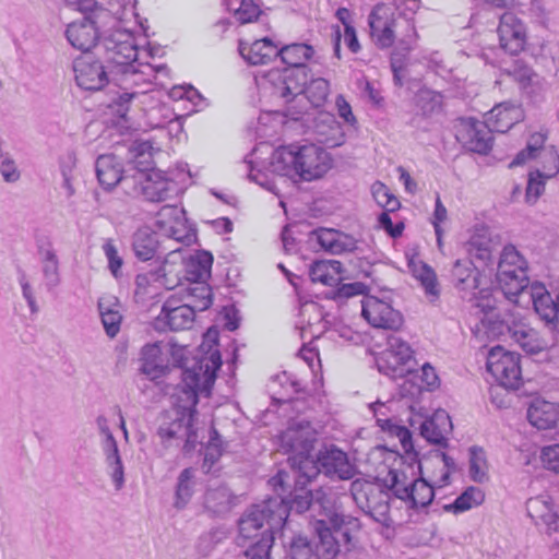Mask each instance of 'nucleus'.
I'll return each mask as SVG.
<instances>
[{
  "instance_id": "f257e3e1",
  "label": "nucleus",
  "mask_w": 559,
  "mask_h": 559,
  "mask_svg": "<svg viewBox=\"0 0 559 559\" xmlns=\"http://www.w3.org/2000/svg\"><path fill=\"white\" fill-rule=\"evenodd\" d=\"M295 492L285 496L287 487H289V475L285 471H278L275 476L269 480V485L273 487L278 501H283L287 506V516L289 511L304 513L309 509L319 510L321 518L313 522V532L320 539L323 551L328 556H336L341 548L350 549L352 534L359 528L357 518L346 515L336 510L332 499L322 490H306L307 484L298 483L300 473L294 469Z\"/></svg>"
},
{
  "instance_id": "f03ea898",
  "label": "nucleus",
  "mask_w": 559,
  "mask_h": 559,
  "mask_svg": "<svg viewBox=\"0 0 559 559\" xmlns=\"http://www.w3.org/2000/svg\"><path fill=\"white\" fill-rule=\"evenodd\" d=\"M221 365V356L215 352L210 357L193 359L191 366H185L178 402L162 414L157 429V436L166 447L179 445L182 442L185 452L194 450L198 443V433L194 428L198 395L211 393Z\"/></svg>"
},
{
  "instance_id": "7ed1b4c3",
  "label": "nucleus",
  "mask_w": 559,
  "mask_h": 559,
  "mask_svg": "<svg viewBox=\"0 0 559 559\" xmlns=\"http://www.w3.org/2000/svg\"><path fill=\"white\" fill-rule=\"evenodd\" d=\"M99 49L102 50L100 58L111 70L115 85L120 88L110 106L117 107L116 111L119 117L124 118L130 102L144 93V91L133 88L139 86L140 82L146 85L150 84L143 79V72L138 70L135 66L138 61L135 39L131 33L118 29L104 38Z\"/></svg>"
},
{
  "instance_id": "20e7f679",
  "label": "nucleus",
  "mask_w": 559,
  "mask_h": 559,
  "mask_svg": "<svg viewBox=\"0 0 559 559\" xmlns=\"http://www.w3.org/2000/svg\"><path fill=\"white\" fill-rule=\"evenodd\" d=\"M155 223L157 229L144 226L132 236V250L140 261H159L168 251V258L174 259L179 248H173L168 243H189L193 237L186 225L185 210L176 205H164L157 213Z\"/></svg>"
},
{
  "instance_id": "39448f33",
  "label": "nucleus",
  "mask_w": 559,
  "mask_h": 559,
  "mask_svg": "<svg viewBox=\"0 0 559 559\" xmlns=\"http://www.w3.org/2000/svg\"><path fill=\"white\" fill-rule=\"evenodd\" d=\"M287 521V506L277 498H269L259 504L248 508L238 520V536L236 543L243 548L248 559L251 548H257L265 537H269L270 547L265 559H271V549L274 543V530L281 528Z\"/></svg>"
},
{
  "instance_id": "423d86ee",
  "label": "nucleus",
  "mask_w": 559,
  "mask_h": 559,
  "mask_svg": "<svg viewBox=\"0 0 559 559\" xmlns=\"http://www.w3.org/2000/svg\"><path fill=\"white\" fill-rule=\"evenodd\" d=\"M271 166L281 176H297L304 181H312L328 173L331 158L322 147L314 144L289 145L273 153Z\"/></svg>"
},
{
  "instance_id": "0eeeda50",
  "label": "nucleus",
  "mask_w": 559,
  "mask_h": 559,
  "mask_svg": "<svg viewBox=\"0 0 559 559\" xmlns=\"http://www.w3.org/2000/svg\"><path fill=\"white\" fill-rule=\"evenodd\" d=\"M213 255L209 251L199 250L188 259L180 257V252L173 259L166 258L158 270L152 273L155 281H159L167 289H173L181 282L180 274L190 283L206 282L211 275Z\"/></svg>"
},
{
  "instance_id": "6e6552de",
  "label": "nucleus",
  "mask_w": 559,
  "mask_h": 559,
  "mask_svg": "<svg viewBox=\"0 0 559 559\" xmlns=\"http://www.w3.org/2000/svg\"><path fill=\"white\" fill-rule=\"evenodd\" d=\"M299 464H301L300 476L297 481L302 484H308L320 473L341 480L352 479L357 473L347 453L335 445L324 447L318 452L316 460L304 457Z\"/></svg>"
},
{
  "instance_id": "1a4fd4ad",
  "label": "nucleus",
  "mask_w": 559,
  "mask_h": 559,
  "mask_svg": "<svg viewBox=\"0 0 559 559\" xmlns=\"http://www.w3.org/2000/svg\"><path fill=\"white\" fill-rule=\"evenodd\" d=\"M496 278L503 295L510 300L528 287L527 262L514 246H506L500 253Z\"/></svg>"
},
{
  "instance_id": "9d476101",
  "label": "nucleus",
  "mask_w": 559,
  "mask_h": 559,
  "mask_svg": "<svg viewBox=\"0 0 559 559\" xmlns=\"http://www.w3.org/2000/svg\"><path fill=\"white\" fill-rule=\"evenodd\" d=\"M350 493L356 504L376 522L385 527L393 525L390 515L391 496L383 486L356 479L350 484Z\"/></svg>"
},
{
  "instance_id": "9b49d317",
  "label": "nucleus",
  "mask_w": 559,
  "mask_h": 559,
  "mask_svg": "<svg viewBox=\"0 0 559 559\" xmlns=\"http://www.w3.org/2000/svg\"><path fill=\"white\" fill-rule=\"evenodd\" d=\"M317 441V431L308 420L299 419L289 424L287 429L281 435V445L287 453H293L288 457V463L293 469L300 472L299 461L310 459V453Z\"/></svg>"
},
{
  "instance_id": "f8f14e48",
  "label": "nucleus",
  "mask_w": 559,
  "mask_h": 559,
  "mask_svg": "<svg viewBox=\"0 0 559 559\" xmlns=\"http://www.w3.org/2000/svg\"><path fill=\"white\" fill-rule=\"evenodd\" d=\"M520 360L521 357L518 353L509 352L498 345L488 352L487 371L500 386L516 390L523 382Z\"/></svg>"
},
{
  "instance_id": "ddd939ff",
  "label": "nucleus",
  "mask_w": 559,
  "mask_h": 559,
  "mask_svg": "<svg viewBox=\"0 0 559 559\" xmlns=\"http://www.w3.org/2000/svg\"><path fill=\"white\" fill-rule=\"evenodd\" d=\"M473 307L480 309L484 313L481 319L486 332L495 337H512L523 314L518 309H509L503 312H497L493 299L489 295H481L473 304Z\"/></svg>"
},
{
  "instance_id": "4468645a",
  "label": "nucleus",
  "mask_w": 559,
  "mask_h": 559,
  "mask_svg": "<svg viewBox=\"0 0 559 559\" xmlns=\"http://www.w3.org/2000/svg\"><path fill=\"white\" fill-rule=\"evenodd\" d=\"M263 79L265 83L270 84L274 96H278L289 104L304 94L309 80L308 68L273 69Z\"/></svg>"
},
{
  "instance_id": "2eb2a0df",
  "label": "nucleus",
  "mask_w": 559,
  "mask_h": 559,
  "mask_svg": "<svg viewBox=\"0 0 559 559\" xmlns=\"http://www.w3.org/2000/svg\"><path fill=\"white\" fill-rule=\"evenodd\" d=\"M76 84L87 91H99L105 85L114 83L111 70L104 59L93 55H83L73 61Z\"/></svg>"
},
{
  "instance_id": "dca6fc26",
  "label": "nucleus",
  "mask_w": 559,
  "mask_h": 559,
  "mask_svg": "<svg viewBox=\"0 0 559 559\" xmlns=\"http://www.w3.org/2000/svg\"><path fill=\"white\" fill-rule=\"evenodd\" d=\"M456 140L467 150L486 155L492 147L490 126L474 118H462L456 126Z\"/></svg>"
},
{
  "instance_id": "f3484780",
  "label": "nucleus",
  "mask_w": 559,
  "mask_h": 559,
  "mask_svg": "<svg viewBox=\"0 0 559 559\" xmlns=\"http://www.w3.org/2000/svg\"><path fill=\"white\" fill-rule=\"evenodd\" d=\"M361 314L370 325L377 329L397 331L404 323V318L399 310L373 296H367L361 300Z\"/></svg>"
},
{
  "instance_id": "a211bd4d",
  "label": "nucleus",
  "mask_w": 559,
  "mask_h": 559,
  "mask_svg": "<svg viewBox=\"0 0 559 559\" xmlns=\"http://www.w3.org/2000/svg\"><path fill=\"white\" fill-rule=\"evenodd\" d=\"M479 271L469 258L456 260L451 271L454 287L461 293L462 298H466L473 304L480 299L477 294L484 293L483 290L476 292L479 286Z\"/></svg>"
},
{
  "instance_id": "6ab92c4d",
  "label": "nucleus",
  "mask_w": 559,
  "mask_h": 559,
  "mask_svg": "<svg viewBox=\"0 0 559 559\" xmlns=\"http://www.w3.org/2000/svg\"><path fill=\"white\" fill-rule=\"evenodd\" d=\"M195 310L188 304L176 305L175 300L168 299L158 317L155 319L154 326L156 330L181 331L190 329L194 322Z\"/></svg>"
},
{
  "instance_id": "aec40b11",
  "label": "nucleus",
  "mask_w": 559,
  "mask_h": 559,
  "mask_svg": "<svg viewBox=\"0 0 559 559\" xmlns=\"http://www.w3.org/2000/svg\"><path fill=\"white\" fill-rule=\"evenodd\" d=\"M498 35L500 47L510 55H518L525 47V27L523 23L511 12H504L500 16Z\"/></svg>"
},
{
  "instance_id": "412c9836",
  "label": "nucleus",
  "mask_w": 559,
  "mask_h": 559,
  "mask_svg": "<svg viewBox=\"0 0 559 559\" xmlns=\"http://www.w3.org/2000/svg\"><path fill=\"white\" fill-rule=\"evenodd\" d=\"M370 35L381 49L389 48L395 40L397 22L388 16V9L383 4L376 5L368 16Z\"/></svg>"
},
{
  "instance_id": "4be33fe9",
  "label": "nucleus",
  "mask_w": 559,
  "mask_h": 559,
  "mask_svg": "<svg viewBox=\"0 0 559 559\" xmlns=\"http://www.w3.org/2000/svg\"><path fill=\"white\" fill-rule=\"evenodd\" d=\"M135 182L139 183L141 194L148 202L166 201L176 188L175 181L166 177L165 173L159 169L142 174L140 178L135 179Z\"/></svg>"
},
{
  "instance_id": "5701e85b",
  "label": "nucleus",
  "mask_w": 559,
  "mask_h": 559,
  "mask_svg": "<svg viewBox=\"0 0 559 559\" xmlns=\"http://www.w3.org/2000/svg\"><path fill=\"white\" fill-rule=\"evenodd\" d=\"M97 24L91 16L70 23L66 29L68 41L79 50L88 51L99 38Z\"/></svg>"
},
{
  "instance_id": "b1692460",
  "label": "nucleus",
  "mask_w": 559,
  "mask_h": 559,
  "mask_svg": "<svg viewBox=\"0 0 559 559\" xmlns=\"http://www.w3.org/2000/svg\"><path fill=\"white\" fill-rule=\"evenodd\" d=\"M95 170L99 185L106 190L115 188L119 182H127L130 178L129 170L122 168L114 154L98 156Z\"/></svg>"
},
{
  "instance_id": "393cba45",
  "label": "nucleus",
  "mask_w": 559,
  "mask_h": 559,
  "mask_svg": "<svg viewBox=\"0 0 559 559\" xmlns=\"http://www.w3.org/2000/svg\"><path fill=\"white\" fill-rule=\"evenodd\" d=\"M452 421L449 414L439 409L424 420L420 425V435L430 443L448 448L447 436L452 431Z\"/></svg>"
},
{
  "instance_id": "a878e982",
  "label": "nucleus",
  "mask_w": 559,
  "mask_h": 559,
  "mask_svg": "<svg viewBox=\"0 0 559 559\" xmlns=\"http://www.w3.org/2000/svg\"><path fill=\"white\" fill-rule=\"evenodd\" d=\"M238 49L241 57L252 66L266 64L278 57V48L269 37L252 44L240 40Z\"/></svg>"
},
{
  "instance_id": "bb28decb",
  "label": "nucleus",
  "mask_w": 559,
  "mask_h": 559,
  "mask_svg": "<svg viewBox=\"0 0 559 559\" xmlns=\"http://www.w3.org/2000/svg\"><path fill=\"white\" fill-rule=\"evenodd\" d=\"M531 298L536 313L547 324L559 323V293L554 298L543 286L532 287Z\"/></svg>"
},
{
  "instance_id": "cd10ccee",
  "label": "nucleus",
  "mask_w": 559,
  "mask_h": 559,
  "mask_svg": "<svg viewBox=\"0 0 559 559\" xmlns=\"http://www.w3.org/2000/svg\"><path fill=\"white\" fill-rule=\"evenodd\" d=\"M236 496L225 485L209 487L203 497V506L212 515H224L236 506Z\"/></svg>"
},
{
  "instance_id": "c85d7f7f",
  "label": "nucleus",
  "mask_w": 559,
  "mask_h": 559,
  "mask_svg": "<svg viewBox=\"0 0 559 559\" xmlns=\"http://www.w3.org/2000/svg\"><path fill=\"white\" fill-rule=\"evenodd\" d=\"M528 516L537 524H545L548 532L557 531L559 527V516L552 510V506L547 497L530 498L526 502Z\"/></svg>"
},
{
  "instance_id": "c756f323",
  "label": "nucleus",
  "mask_w": 559,
  "mask_h": 559,
  "mask_svg": "<svg viewBox=\"0 0 559 559\" xmlns=\"http://www.w3.org/2000/svg\"><path fill=\"white\" fill-rule=\"evenodd\" d=\"M559 418L557 406L548 401L536 399L527 408V419L537 429L552 428Z\"/></svg>"
},
{
  "instance_id": "7c9ffc66",
  "label": "nucleus",
  "mask_w": 559,
  "mask_h": 559,
  "mask_svg": "<svg viewBox=\"0 0 559 559\" xmlns=\"http://www.w3.org/2000/svg\"><path fill=\"white\" fill-rule=\"evenodd\" d=\"M102 323L109 337H115L120 331L122 321L121 305L116 297L105 296L98 300Z\"/></svg>"
},
{
  "instance_id": "2f4dec72",
  "label": "nucleus",
  "mask_w": 559,
  "mask_h": 559,
  "mask_svg": "<svg viewBox=\"0 0 559 559\" xmlns=\"http://www.w3.org/2000/svg\"><path fill=\"white\" fill-rule=\"evenodd\" d=\"M152 150L153 146L148 142L134 143L130 147L131 167L128 170L129 173L132 171L130 177L134 180L140 178L142 174H148V171L156 170L154 168Z\"/></svg>"
},
{
  "instance_id": "473e14b6",
  "label": "nucleus",
  "mask_w": 559,
  "mask_h": 559,
  "mask_svg": "<svg viewBox=\"0 0 559 559\" xmlns=\"http://www.w3.org/2000/svg\"><path fill=\"white\" fill-rule=\"evenodd\" d=\"M510 338L519 344L524 352L531 355L540 353L547 346L538 332L530 326L524 316Z\"/></svg>"
},
{
  "instance_id": "72a5a7b5",
  "label": "nucleus",
  "mask_w": 559,
  "mask_h": 559,
  "mask_svg": "<svg viewBox=\"0 0 559 559\" xmlns=\"http://www.w3.org/2000/svg\"><path fill=\"white\" fill-rule=\"evenodd\" d=\"M342 263L336 260H318L310 265L309 276L313 283L326 286L337 285L341 281Z\"/></svg>"
},
{
  "instance_id": "f704fd0d",
  "label": "nucleus",
  "mask_w": 559,
  "mask_h": 559,
  "mask_svg": "<svg viewBox=\"0 0 559 559\" xmlns=\"http://www.w3.org/2000/svg\"><path fill=\"white\" fill-rule=\"evenodd\" d=\"M197 486V471L192 467H187L180 472L177 478L175 488L174 507L177 510H182L192 499Z\"/></svg>"
},
{
  "instance_id": "c9c22d12",
  "label": "nucleus",
  "mask_w": 559,
  "mask_h": 559,
  "mask_svg": "<svg viewBox=\"0 0 559 559\" xmlns=\"http://www.w3.org/2000/svg\"><path fill=\"white\" fill-rule=\"evenodd\" d=\"M102 448L106 463L110 468V476L115 487L117 490H120L124 485V469L115 437H109L108 440H104Z\"/></svg>"
},
{
  "instance_id": "e433bc0d",
  "label": "nucleus",
  "mask_w": 559,
  "mask_h": 559,
  "mask_svg": "<svg viewBox=\"0 0 559 559\" xmlns=\"http://www.w3.org/2000/svg\"><path fill=\"white\" fill-rule=\"evenodd\" d=\"M415 364L406 360H400L399 356L383 350L377 358L378 370L392 378L402 379L414 371Z\"/></svg>"
},
{
  "instance_id": "4c0bfd02",
  "label": "nucleus",
  "mask_w": 559,
  "mask_h": 559,
  "mask_svg": "<svg viewBox=\"0 0 559 559\" xmlns=\"http://www.w3.org/2000/svg\"><path fill=\"white\" fill-rule=\"evenodd\" d=\"M435 497L433 487L424 478L414 479L409 483V498L406 506L408 509L417 510L428 507Z\"/></svg>"
},
{
  "instance_id": "58836bf2",
  "label": "nucleus",
  "mask_w": 559,
  "mask_h": 559,
  "mask_svg": "<svg viewBox=\"0 0 559 559\" xmlns=\"http://www.w3.org/2000/svg\"><path fill=\"white\" fill-rule=\"evenodd\" d=\"M290 557L292 559H320V557L330 559L334 556H328L323 551L319 538L318 544L313 545L307 537L296 536L290 543Z\"/></svg>"
},
{
  "instance_id": "ea45409f",
  "label": "nucleus",
  "mask_w": 559,
  "mask_h": 559,
  "mask_svg": "<svg viewBox=\"0 0 559 559\" xmlns=\"http://www.w3.org/2000/svg\"><path fill=\"white\" fill-rule=\"evenodd\" d=\"M313 48L306 44H292L278 49V57L286 68L307 67L306 61L313 55Z\"/></svg>"
},
{
  "instance_id": "a19ab883",
  "label": "nucleus",
  "mask_w": 559,
  "mask_h": 559,
  "mask_svg": "<svg viewBox=\"0 0 559 559\" xmlns=\"http://www.w3.org/2000/svg\"><path fill=\"white\" fill-rule=\"evenodd\" d=\"M485 495L481 489L477 487L466 488L455 500L450 504H445L443 509L448 512L455 514L465 512L473 507H477L483 503Z\"/></svg>"
},
{
  "instance_id": "79ce46f5",
  "label": "nucleus",
  "mask_w": 559,
  "mask_h": 559,
  "mask_svg": "<svg viewBox=\"0 0 559 559\" xmlns=\"http://www.w3.org/2000/svg\"><path fill=\"white\" fill-rule=\"evenodd\" d=\"M374 417L377 418L378 426L383 430L388 431L391 436L396 437L402 445L405 453L411 454L414 451L412 433L404 427L392 423L389 418H379L378 411H374Z\"/></svg>"
},
{
  "instance_id": "37998d69",
  "label": "nucleus",
  "mask_w": 559,
  "mask_h": 559,
  "mask_svg": "<svg viewBox=\"0 0 559 559\" xmlns=\"http://www.w3.org/2000/svg\"><path fill=\"white\" fill-rule=\"evenodd\" d=\"M187 292L191 299L189 306H192L195 311H204L212 306V289L206 282L190 283Z\"/></svg>"
},
{
  "instance_id": "c03bdc74",
  "label": "nucleus",
  "mask_w": 559,
  "mask_h": 559,
  "mask_svg": "<svg viewBox=\"0 0 559 559\" xmlns=\"http://www.w3.org/2000/svg\"><path fill=\"white\" fill-rule=\"evenodd\" d=\"M487 460L483 448L473 445L469 448V476L476 483H484L488 479Z\"/></svg>"
},
{
  "instance_id": "a18cd8bd",
  "label": "nucleus",
  "mask_w": 559,
  "mask_h": 559,
  "mask_svg": "<svg viewBox=\"0 0 559 559\" xmlns=\"http://www.w3.org/2000/svg\"><path fill=\"white\" fill-rule=\"evenodd\" d=\"M304 94L314 107L322 106L330 94V83L323 78L312 79L307 83Z\"/></svg>"
},
{
  "instance_id": "49530a36",
  "label": "nucleus",
  "mask_w": 559,
  "mask_h": 559,
  "mask_svg": "<svg viewBox=\"0 0 559 559\" xmlns=\"http://www.w3.org/2000/svg\"><path fill=\"white\" fill-rule=\"evenodd\" d=\"M384 488L389 490L390 496L393 495L405 503L407 498H409V483H406V475L397 469L389 472Z\"/></svg>"
},
{
  "instance_id": "de8ad7c7",
  "label": "nucleus",
  "mask_w": 559,
  "mask_h": 559,
  "mask_svg": "<svg viewBox=\"0 0 559 559\" xmlns=\"http://www.w3.org/2000/svg\"><path fill=\"white\" fill-rule=\"evenodd\" d=\"M225 450L224 442L218 432L213 429L210 436V440L204 450V460L202 467L209 473L213 465L219 460Z\"/></svg>"
},
{
  "instance_id": "09e8293b",
  "label": "nucleus",
  "mask_w": 559,
  "mask_h": 559,
  "mask_svg": "<svg viewBox=\"0 0 559 559\" xmlns=\"http://www.w3.org/2000/svg\"><path fill=\"white\" fill-rule=\"evenodd\" d=\"M372 195L378 205L388 212H395L401 206L399 199L390 192L385 185L381 182H376L372 186Z\"/></svg>"
},
{
  "instance_id": "8fccbe9b",
  "label": "nucleus",
  "mask_w": 559,
  "mask_h": 559,
  "mask_svg": "<svg viewBox=\"0 0 559 559\" xmlns=\"http://www.w3.org/2000/svg\"><path fill=\"white\" fill-rule=\"evenodd\" d=\"M228 10L234 11L235 16L241 24L251 23L259 17L261 10L253 0H241L234 5H230Z\"/></svg>"
},
{
  "instance_id": "3c124183",
  "label": "nucleus",
  "mask_w": 559,
  "mask_h": 559,
  "mask_svg": "<svg viewBox=\"0 0 559 559\" xmlns=\"http://www.w3.org/2000/svg\"><path fill=\"white\" fill-rule=\"evenodd\" d=\"M543 160L542 170H537L539 178H551L559 173V155L552 148H545L538 154Z\"/></svg>"
},
{
  "instance_id": "603ef678",
  "label": "nucleus",
  "mask_w": 559,
  "mask_h": 559,
  "mask_svg": "<svg viewBox=\"0 0 559 559\" xmlns=\"http://www.w3.org/2000/svg\"><path fill=\"white\" fill-rule=\"evenodd\" d=\"M491 118H495V121L491 122V133L492 132H500L504 133L508 131L513 124L514 119L510 117L511 110L503 108L502 105L496 106L491 111Z\"/></svg>"
},
{
  "instance_id": "864d4df0",
  "label": "nucleus",
  "mask_w": 559,
  "mask_h": 559,
  "mask_svg": "<svg viewBox=\"0 0 559 559\" xmlns=\"http://www.w3.org/2000/svg\"><path fill=\"white\" fill-rule=\"evenodd\" d=\"M416 104L424 115L432 114L441 106V95L430 90H420L416 96Z\"/></svg>"
},
{
  "instance_id": "5fc2aeb1",
  "label": "nucleus",
  "mask_w": 559,
  "mask_h": 559,
  "mask_svg": "<svg viewBox=\"0 0 559 559\" xmlns=\"http://www.w3.org/2000/svg\"><path fill=\"white\" fill-rule=\"evenodd\" d=\"M415 273L426 294L438 297L439 289L435 271L429 265L423 264L418 270L415 271Z\"/></svg>"
},
{
  "instance_id": "6e6d98bb",
  "label": "nucleus",
  "mask_w": 559,
  "mask_h": 559,
  "mask_svg": "<svg viewBox=\"0 0 559 559\" xmlns=\"http://www.w3.org/2000/svg\"><path fill=\"white\" fill-rule=\"evenodd\" d=\"M384 350L399 356L400 360H406L411 364H415L413 361V350L411 346L407 342L396 335H390L388 337V344Z\"/></svg>"
},
{
  "instance_id": "4d7b16f0",
  "label": "nucleus",
  "mask_w": 559,
  "mask_h": 559,
  "mask_svg": "<svg viewBox=\"0 0 559 559\" xmlns=\"http://www.w3.org/2000/svg\"><path fill=\"white\" fill-rule=\"evenodd\" d=\"M44 286L47 292H52L61 283L60 262L40 264Z\"/></svg>"
},
{
  "instance_id": "13d9d810",
  "label": "nucleus",
  "mask_w": 559,
  "mask_h": 559,
  "mask_svg": "<svg viewBox=\"0 0 559 559\" xmlns=\"http://www.w3.org/2000/svg\"><path fill=\"white\" fill-rule=\"evenodd\" d=\"M103 251L108 260V269L115 278L121 275V267L123 264L122 258L119 255L118 250L111 239H107L103 245Z\"/></svg>"
},
{
  "instance_id": "bf43d9fd",
  "label": "nucleus",
  "mask_w": 559,
  "mask_h": 559,
  "mask_svg": "<svg viewBox=\"0 0 559 559\" xmlns=\"http://www.w3.org/2000/svg\"><path fill=\"white\" fill-rule=\"evenodd\" d=\"M19 284L21 286L22 296L27 302L29 311L32 314H37L39 312V307L35 297V289L32 286L26 273L24 271L19 272Z\"/></svg>"
},
{
  "instance_id": "052dcab7",
  "label": "nucleus",
  "mask_w": 559,
  "mask_h": 559,
  "mask_svg": "<svg viewBox=\"0 0 559 559\" xmlns=\"http://www.w3.org/2000/svg\"><path fill=\"white\" fill-rule=\"evenodd\" d=\"M540 460L545 468L559 474V443L544 447Z\"/></svg>"
},
{
  "instance_id": "680f3d73",
  "label": "nucleus",
  "mask_w": 559,
  "mask_h": 559,
  "mask_svg": "<svg viewBox=\"0 0 559 559\" xmlns=\"http://www.w3.org/2000/svg\"><path fill=\"white\" fill-rule=\"evenodd\" d=\"M356 248L357 240L353 236L337 231L333 247H331L329 252L332 254H341L344 252H352L356 250Z\"/></svg>"
},
{
  "instance_id": "e2e57ef3",
  "label": "nucleus",
  "mask_w": 559,
  "mask_h": 559,
  "mask_svg": "<svg viewBox=\"0 0 559 559\" xmlns=\"http://www.w3.org/2000/svg\"><path fill=\"white\" fill-rule=\"evenodd\" d=\"M78 10L97 22L102 17L109 16V11L99 5L96 0H78Z\"/></svg>"
},
{
  "instance_id": "0e129e2a",
  "label": "nucleus",
  "mask_w": 559,
  "mask_h": 559,
  "mask_svg": "<svg viewBox=\"0 0 559 559\" xmlns=\"http://www.w3.org/2000/svg\"><path fill=\"white\" fill-rule=\"evenodd\" d=\"M0 174L5 182L13 183L16 182L21 174L16 167L15 162L7 154H3V157L0 158Z\"/></svg>"
},
{
  "instance_id": "69168bd1",
  "label": "nucleus",
  "mask_w": 559,
  "mask_h": 559,
  "mask_svg": "<svg viewBox=\"0 0 559 559\" xmlns=\"http://www.w3.org/2000/svg\"><path fill=\"white\" fill-rule=\"evenodd\" d=\"M391 212L384 211L378 217V224L381 228H383L392 238H397L403 234L404 223L400 222L397 224L392 223V218L390 216Z\"/></svg>"
},
{
  "instance_id": "338daca9",
  "label": "nucleus",
  "mask_w": 559,
  "mask_h": 559,
  "mask_svg": "<svg viewBox=\"0 0 559 559\" xmlns=\"http://www.w3.org/2000/svg\"><path fill=\"white\" fill-rule=\"evenodd\" d=\"M405 53L397 51L392 52L391 56V70L393 72V81L395 85H403L404 70H405Z\"/></svg>"
},
{
  "instance_id": "774afa93",
  "label": "nucleus",
  "mask_w": 559,
  "mask_h": 559,
  "mask_svg": "<svg viewBox=\"0 0 559 559\" xmlns=\"http://www.w3.org/2000/svg\"><path fill=\"white\" fill-rule=\"evenodd\" d=\"M468 253L472 258L484 262L486 265L492 262V252L487 246H483L477 240L468 243Z\"/></svg>"
}]
</instances>
